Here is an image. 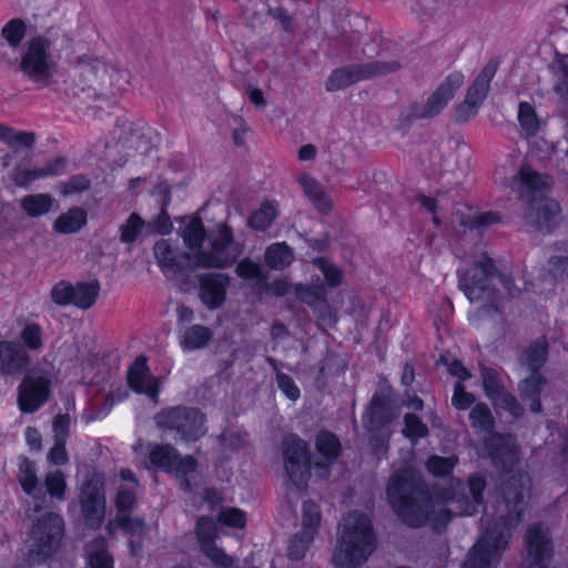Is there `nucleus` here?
I'll return each instance as SVG.
<instances>
[{
    "mask_svg": "<svg viewBox=\"0 0 568 568\" xmlns=\"http://www.w3.org/2000/svg\"><path fill=\"white\" fill-rule=\"evenodd\" d=\"M417 483L418 478L413 469L395 473L387 485L389 504L407 525L417 527L430 521L436 530L444 527L453 514L471 515L477 511L486 486L483 477L473 476L468 480L471 500L457 491L459 481L453 484L452 494L433 500L417 490Z\"/></svg>",
    "mask_w": 568,
    "mask_h": 568,
    "instance_id": "f257e3e1",
    "label": "nucleus"
},
{
    "mask_svg": "<svg viewBox=\"0 0 568 568\" xmlns=\"http://www.w3.org/2000/svg\"><path fill=\"white\" fill-rule=\"evenodd\" d=\"M181 235L187 247L186 254H178L165 240L154 245L156 262L166 275L191 267H229L242 253L241 245L234 242L232 231L225 224H219L206 234L201 220L192 217Z\"/></svg>",
    "mask_w": 568,
    "mask_h": 568,
    "instance_id": "f03ea898",
    "label": "nucleus"
},
{
    "mask_svg": "<svg viewBox=\"0 0 568 568\" xmlns=\"http://www.w3.org/2000/svg\"><path fill=\"white\" fill-rule=\"evenodd\" d=\"M518 483L519 489L515 484L508 488L506 500L498 506V521L473 547L464 568H491L498 562L500 552L508 544L511 528L520 520L525 499L529 496V478L520 475Z\"/></svg>",
    "mask_w": 568,
    "mask_h": 568,
    "instance_id": "7ed1b4c3",
    "label": "nucleus"
},
{
    "mask_svg": "<svg viewBox=\"0 0 568 568\" xmlns=\"http://www.w3.org/2000/svg\"><path fill=\"white\" fill-rule=\"evenodd\" d=\"M375 547L369 518L359 513H349L339 526L333 564L336 568H355L367 560Z\"/></svg>",
    "mask_w": 568,
    "mask_h": 568,
    "instance_id": "20e7f679",
    "label": "nucleus"
},
{
    "mask_svg": "<svg viewBox=\"0 0 568 568\" xmlns=\"http://www.w3.org/2000/svg\"><path fill=\"white\" fill-rule=\"evenodd\" d=\"M122 72L98 58H81L71 71L73 84L89 98L105 99L120 89Z\"/></svg>",
    "mask_w": 568,
    "mask_h": 568,
    "instance_id": "39448f33",
    "label": "nucleus"
},
{
    "mask_svg": "<svg viewBox=\"0 0 568 568\" xmlns=\"http://www.w3.org/2000/svg\"><path fill=\"white\" fill-rule=\"evenodd\" d=\"M55 36L52 31H47L28 40L19 70L30 81L47 85L55 74L57 64L52 57Z\"/></svg>",
    "mask_w": 568,
    "mask_h": 568,
    "instance_id": "423d86ee",
    "label": "nucleus"
},
{
    "mask_svg": "<svg viewBox=\"0 0 568 568\" xmlns=\"http://www.w3.org/2000/svg\"><path fill=\"white\" fill-rule=\"evenodd\" d=\"M494 280L501 284L510 295H515L510 287V280L503 275H495L493 262L487 256L480 257L470 268L459 273V287L470 302H476L489 296L488 287Z\"/></svg>",
    "mask_w": 568,
    "mask_h": 568,
    "instance_id": "0eeeda50",
    "label": "nucleus"
},
{
    "mask_svg": "<svg viewBox=\"0 0 568 568\" xmlns=\"http://www.w3.org/2000/svg\"><path fill=\"white\" fill-rule=\"evenodd\" d=\"M63 532L62 518L54 514H48L39 519L26 540V547L30 554V560L40 562L52 556L59 548Z\"/></svg>",
    "mask_w": 568,
    "mask_h": 568,
    "instance_id": "6e6552de",
    "label": "nucleus"
},
{
    "mask_svg": "<svg viewBox=\"0 0 568 568\" xmlns=\"http://www.w3.org/2000/svg\"><path fill=\"white\" fill-rule=\"evenodd\" d=\"M155 423L162 429L176 430L183 440H197L206 432L204 415L195 408L165 409L156 415Z\"/></svg>",
    "mask_w": 568,
    "mask_h": 568,
    "instance_id": "1a4fd4ad",
    "label": "nucleus"
},
{
    "mask_svg": "<svg viewBox=\"0 0 568 568\" xmlns=\"http://www.w3.org/2000/svg\"><path fill=\"white\" fill-rule=\"evenodd\" d=\"M400 68L397 61H373L335 70L326 82V90L337 91L356 82L395 72Z\"/></svg>",
    "mask_w": 568,
    "mask_h": 568,
    "instance_id": "9d476101",
    "label": "nucleus"
},
{
    "mask_svg": "<svg viewBox=\"0 0 568 568\" xmlns=\"http://www.w3.org/2000/svg\"><path fill=\"white\" fill-rule=\"evenodd\" d=\"M321 525V514L316 504L305 501L302 509V528L291 539L287 554L293 560L302 559L307 552Z\"/></svg>",
    "mask_w": 568,
    "mask_h": 568,
    "instance_id": "9b49d317",
    "label": "nucleus"
},
{
    "mask_svg": "<svg viewBox=\"0 0 568 568\" xmlns=\"http://www.w3.org/2000/svg\"><path fill=\"white\" fill-rule=\"evenodd\" d=\"M463 83L464 77L462 73L455 72L449 74L433 92L425 104L412 106L410 116L414 119H426L437 115L453 99Z\"/></svg>",
    "mask_w": 568,
    "mask_h": 568,
    "instance_id": "f8f14e48",
    "label": "nucleus"
},
{
    "mask_svg": "<svg viewBox=\"0 0 568 568\" xmlns=\"http://www.w3.org/2000/svg\"><path fill=\"white\" fill-rule=\"evenodd\" d=\"M150 462L152 465L174 474L182 488H189V483L184 480V477L195 471L196 463L194 458L191 456L181 458L173 447L156 445L150 453Z\"/></svg>",
    "mask_w": 568,
    "mask_h": 568,
    "instance_id": "ddd939ff",
    "label": "nucleus"
},
{
    "mask_svg": "<svg viewBox=\"0 0 568 568\" xmlns=\"http://www.w3.org/2000/svg\"><path fill=\"white\" fill-rule=\"evenodd\" d=\"M52 376L48 373L31 375L19 386L18 404L22 413H34L49 399Z\"/></svg>",
    "mask_w": 568,
    "mask_h": 568,
    "instance_id": "4468645a",
    "label": "nucleus"
},
{
    "mask_svg": "<svg viewBox=\"0 0 568 568\" xmlns=\"http://www.w3.org/2000/svg\"><path fill=\"white\" fill-rule=\"evenodd\" d=\"M284 467L296 486L303 485L311 473V462L306 454V444L296 436H287L284 440Z\"/></svg>",
    "mask_w": 568,
    "mask_h": 568,
    "instance_id": "2eb2a0df",
    "label": "nucleus"
},
{
    "mask_svg": "<svg viewBox=\"0 0 568 568\" xmlns=\"http://www.w3.org/2000/svg\"><path fill=\"white\" fill-rule=\"evenodd\" d=\"M527 554L523 561L524 568H548L551 557V545L548 529L542 525L529 527L527 538Z\"/></svg>",
    "mask_w": 568,
    "mask_h": 568,
    "instance_id": "dca6fc26",
    "label": "nucleus"
},
{
    "mask_svg": "<svg viewBox=\"0 0 568 568\" xmlns=\"http://www.w3.org/2000/svg\"><path fill=\"white\" fill-rule=\"evenodd\" d=\"M80 501L88 525L92 527L99 526L105 510L103 480L100 475L94 474L90 480L83 485L80 493Z\"/></svg>",
    "mask_w": 568,
    "mask_h": 568,
    "instance_id": "f3484780",
    "label": "nucleus"
},
{
    "mask_svg": "<svg viewBox=\"0 0 568 568\" xmlns=\"http://www.w3.org/2000/svg\"><path fill=\"white\" fill-rule=\"evenodd\" d=\"M196 532L202 550L214 564L223 567H229L232 564V559L212 544L217 535V528L213 519L207 517L200 518L196 525Z\"/></svg>",
    "mask_w": 568,
    "mask_h": 568,
    "instance_id": "a211bd4d",
    "label": "nucleus"
},
{
    "mask_svg": "<svg viewBox=\"0 0 568 568\" xmlns=\"http://www.w3.org/2000/svg\"><path fill=\"white\" fill-rule=\"evenodd\" d=\"M128 381L134 392L143 393L154 403L158 402V381L149 372L144 357H139L133 362L128 373Z\"/></svg>",
    "mask_w": 568,
    "mask_h": 568,
    "instance_id": "6ab92c4d",
    "label": "nucleus"
},
{
    "mask_svg": "<svg viewBox=\"0 0 568 568\" xmlns=\"http://www.w3.org/2000/svg\"><path fill=\"white\" fill-rule=\"evenodd\" d=\"M291 288H293L294 294L301 301L310 304L311 306H316L318 303L323 302L325 298V288L322 284H316L312 286L304 285H295L291 286L286 280L275 281L267 286V290L276 296H281L286 294Z\"/></svg>",
    "mask_w": 568,
    "mask_h": 568,
    "instance_id": "aec40b11",
    "label": "nucleus"
},
{
    "mask_svg": "<svg viewBox=\"0 0 568 568\" xmlns=\"http://www.w3.org/2000/svg\"><path fill=\"white\" fill-rule=\"evenodd\" d=\"M315 445L317 453L323 457V460H315L313 463V468L315 476L323 478L326 476L327 469L332 465L333 460L338 456L341 444L335 435L327 432H321L316 437Z\"/></svg>",
    "mask_w": 568,
    "mask_h": 568,
    "instance_id": "412c9836",
    "label": "nucleus"
},
{
    "mask_svg": "<svg viewBox=\"0 0 568 568\" xmlns=\"http://www.w3.org/2000/svg\"><path fill=\"white\" fill-rule=\"evenodd\" d=\"M227 277L224 275H207L201 281L200 297L209 308H217L225 301Z\"/></svg>",
    "mask_w": 568,
    "mask_h": 568,
    "instance_id": "4be33fe9",
    "label": "nucleus"
},
{
    "mask_svg": "<svg viewBox=\"0 0 568 568\" xmlns=\"http://www.w3.org/2000/svg\"><path fill=\"white\" fill-rule=\"evenodd\" d=\"M30 365L27 352L14 343H0V372L13 374Z\"/></svg>",
    "mask_w": 568,
    "mask_h": 568,
    "instance_id": "5701e85b",
    "label": "nucleus"
},
{
    "mask_svg": "<svg viewBox=\"0 0 568 568\" xmlns=\"http://www.w3.org/2000/svg\"><path fill=\"white\" fill-rule=\"evenodd\" d=\"M305 196L311 204L320 212L327 213L333 207L329 195L323 190L321 184L310 174H301L297 178Z\"/></svg>",
    "mask_w": 568,
    "mask_h": 568,
    "instance_id": "b1692460",
    "label": "nucleus"
},
{
    "mask_svg": "<svg viewBox=\"0 0 568 568\" xmlns=\"http://www.w3.org/2000/svg\"><path fill=\"white\" fill-rule=\"evenodd\" d=\"M88 223V213L82 207H71L61 213L53 222L52 230L57 234L69 235L80 232Z\"/></svg>",
    "mask_w": 568,
    "mask_h": 568,
    "instance_id": "393cba45",
    "label": "nucleus"
},
{
    "mask_svg": "<svg viewBox=\"0 0 568 568\" xmlns=\"http://www.w3.org/2000/svg\"><path fill=\"white\" fill-rule=\"evenodd\" d=\"M496 73V64L488 63L483 68L473 85L468 89L466 95V104L471 108H477L486 98L489 90V84Z\"/></svg>",
    "mask_w": 568,
    "mask_h": 568,
    "instance_id": "a878e982",
    "label": "nucleus"
},
{
    "mask_svg": "<svg viewBox=\"0 0 568 568\" xmlns=\"http://www.w3.org/2000/svg\"><path fill=\"white\" fill-rule=\"evenodd\" d=\"M54 199L44 193L23 196L20 200L22 211L30 217H40L48 214L54 206Z\"/></svg>",
    "mask_w": 568,
    "mask_h": 568,
    "instance_id": "bb28decb",
    "label": "nucleus"
},
{
    "mask_svg": "<svg viewBox=\"0 0 568 568\" xmlns=\"http://www.w3.org/2000/svg\"><path fill=\"white\" fill-rule=\"evenodd\" d=\"M64 168V160L55 159L45 166L34 170H19L14 175V182L19 186H27L36 180L47 178L49 175L59 174Z\"/></svg>",
    "mask_w": 568,
    "mask_h": 568,
    "instance_id": "cd10ccee",
    "label": "nucleus"
},
{
    "mask_svg": "<svg viewBox=\"0 0 568 568\" xmlns=\"http://www.w3.org/2000/svg\"><path fill=\"white\" fill-rule=\"evenodd\" d=\"M265 263L273 270H284L294 261L292 248L284 242L270 245L264 254Z\"/></svg>",
    "mask_w": 568,
    "mask_h": 568,
    "instance_id": "c85d7f7f",
    "label": "nucleus"
},
{
    "mask_svg": "<svg viewBox=\"0 0 568 568\" xmlns=\"http://www.w3.org/2000/svg\"><path fill=\"white\" fill-rule=\"evenodd\" d=\"M211 337L212 333L207 327L202 325H193L184 331V333L180 336L179 343L184 351L190 352L206 346Z\"/></svg>",
    "mask_w": 568,
    "mask_h": 568,
    "instance_id": "c756f323",
    "label": "nucleus"
},
{
    "mask_svg": "<svg viewBox=\"0 0 568 568\" xmlns=\"http://www.w3.org/2000/svg\"><path fill=\"white\" fill-rule=\"evenodd\" d=\"M537 211L536 220L532 215H529V221L531 223H536L540 231L548 232L551 225L555 223L556 216L560 211L558 203L547 199L539 200L537 204Z\"/></svg>",
    "mask_w": 568,
    "mask_h": 568,
    "instance_id": "7c9ffc66",
    "label": "nucleus"
},
{
    "mask_svg": "<svg viewBox=\"0 0 568 568\" xmlns=\"http://www.w3.org/2000/svg\"><path fill=\"white\" fill-rule=\"evenodd\" d=\"M87 568H113V558L103 539H97L88 545Z\"/></svg>",
    "mask_w": 568,
    "mask_h": 568,
    "instance_id": "2f4dec72",
    "label": "nucleus"
},
{
    "mask_svg": "<svg viewBox=\"0 0 568 568\" xmlns=\"http://www.w3.org/2000/svg\"><path fill=\"white\" fill-rule=\"evenodd\" d=\"M73 305L87 310L97 301L100 293V284L97 281L81 282L73 285Z\"/></svg>",
    "mask_w": 568,
    "mask_h": 568,
    "instance_id": "473e14b6",
    "label": "nucleus"
},
{
    "mask_svg": "<svg viewBox=\"0 0 568 568\" xmlns=\"http://www.w3.org/2000/svg\"><path fill=\"white\" fill-rule=\"evenodd\" d=\"M121 478L128 483L126 487H120L116 495V506L120 511L131 508L134 504V487L136 486V479L130 470H122Z\"/></svg>",
    "mask_w": 568,
    "mask_h": 568,
    "instance_id": "72a5a7b5",
    "label": "nucleus"
},
{
    "mask_svg": "<svg viewBox=\"0 0 568 568\" xmlns=\"http://www.w3.org/2000/svg\"><path fill=\"white\" fill-rule=\"evenodd\" d=\"M278 213L277 204L265 202L253 213L250 219V225L255 230H266L272 225Z\"/></svg>",
    "mask_w": 568,
    "mask_h": 568,
    "instance_id": "f704fd0d",
    "label": "nucleus"
},
{
    "mask_svg": "<svg viewBox=\"0 0 568 568\" xmlns=\"http://www.w3.org/2000/svg\"><path fill=\"white\" fill-rule=\"evenodd\" d=\"M27 27L20 19L10 20L1 31V36L7 44L17 49L26 37Z\"/></svg>",
    "mask_w": 568,
    "mask_h": 568,
    "instance_id": "c9c22d12",
    "label": "nucleus"
},
{
    "mask_svg": "<svg viewBox=\"0 0 568 568\" xmlns=\"http://www.w3.org/2000/svg\"><path fill=\"white\" fill-rule=\"evenodd\" d=\"M312 265L322 273L327 285L337 286L343 282V272L333 262L318 257L312 261Z\"/></svg>",
    "mask_w": 568,
    "mask_h": 568,
    "instance_id": "e433bc0d",
    "label": "nucleus"
},
{
    "mask_svg": "<svg viewBox=\"0 0 568 568\" xmlns=\"http://www.w3.org/2000/svg\"><path fill=\"white\" fill-rule=\"evenodd\" d=\"M542 384L541 377L534 373L530 378L524 381L520 384V392L525 399H529L530 409L535 413L540 410V404L537 400V395L539 394L540 386Z\"/></svg>",
    "mask_w": 568,
    "mask_h": 568,
    "instance_id": "4c0bfd02",
    "label": "nucleus"
},
{
    "mask_svg": "<svg viewBox=\"0 0 568 568\" xmlns=\"http://www.w3.org/2000/svg\"><path fill=\"white\" fill-rule=\"evenodd\" d=\"M0 141L6 142L12 148L31 146L34 141L32 133L23 131H14L11 128L0 124Z\"/></svg>",
    "mask_w": 568,
    "mask_h": 568,
    "instance_id": "58836bf2",
    "label": "nucleus"
},
{
    "mask_svg": "<svg viewBox=\"0 0 568 568\" xmlns=\"http://www.w3.org/2000/svg\"><path fill=\"white\" fill-rule=\"evenodd\" d=\"M144 225L143 219L136 213H132L120 226V241L122 243H133L136 241Z\"/></svg>",
    "mask_w": 568,
    "mask_h": 568,
    "instance_id": "ea45409f",
    "label": "nucleus"
},
{
    "mask_svg": "<svg viewBox=\"0 0 568 568\" xmlns=\"http://www.w3.org/2000/svg\"><path fill=\"white\" fill-rule=\"evenodd\" d=\"M490 445L494 447V452H491V457L495 460H504L508 458L510 462L517 458L516 447L510 443L509 439H506L499 435H491Z\"/></svg>",
    "mask_w": 568,
    "mask_h": 568,
    "instance_id": "a19ab883",
    "label": "nucleus"
},
{
    "mask_svg": "<svg viewBox=\"0 0 568 568\" xmlns=\"http://www.w3.org/2000/svg\"><path fill=\"white\" fill-rule=\"evenodd\" d=\"M545 359L546 345L544 342L534 344L521 355V363L531 371L539 368L545 363Z\"/></svg>",
    "mask_w": 568,
    "mask_h": 568,
    "instance_id": "79ce46f5",
    "label": "nucleus"
},
{
    "mask_svg": "<svg viewBox=\"0 0 568 568\" xmlns=\"http://www.w3.org/2000/svg\"><path fill=\"white\" fill-rule=\"evenodd\" d=\"M19 480L22 486V489L28 495H33L38 488V478L36 474L34 465L23 459L20 464V474H19Z\"/></svg>",
    "mask_w": 568,
    "mask_h": 568,
    "instance_id": "37998d69",
    "label": "nucleus"
},
{
    "mask_svg": "<svg viewBox=\"0 0 568 568\" xmlns=\"http://www.w3.org/2000/svg\"><path fill=\"white\" fill-rule=\"evenodd\" d=\"M518 121L527 134H535L539 129L538 118L532 106L527 102H521L519 104Z\"/></svg>",
    "mask_w": 568,
    "mask_h": 568,
    "instance_id": "c03bdc74",
    "label": "nucleus"
},
{
    "mask_svg": "<svg viewBox=\"0 0 568 568\" xmlns=\"http://www.w3.org/2000/svg\"><path fill=\"white\" fill-rule=\"evenodd\" d=\"M519 181L527 190H541L547 187L549 183L548 176L539 175L529 166L524 165L519 171Z\"/></svg>",
    "mask_w": 568,
    "mask_h": 568,
    "instance_id": "a18cd8bd",
    "label": "nucleus"
},
{
    "mask_svg": "<svg viewBox=\"0 0 568 568\" xmlns=\"http://www.w3.org/2000/svg\"><path fill=\"white\" fill-rule=\"evenodd\" d=\"M221 525L231 528H243L246 524L245 513L239 508H223L217 515Z\"/></svg>",
    "mask_w": 568,
    "mask_h": 568,
    "instance_id": "49530a36",
    "label": "nucleus"
},
{
    "mask_svg": "<svg viewBox=\"0 0 568 568\" xmlns=\"http://www.w3.org/2000/svg\"><path fill=\"white\" fill-rule=\"evenodd\" d=\"M22 343L32 351H37L42 346V331L37 324H28L20 334Z\"/></svg>",
    "mask_w": 568,
    "mask_h": 568,
    "instance_id": "de8ad7c7",
    "label": "nucleus"
},
{
    "mask_svg": "<svg viewBox=\"0 0 568 568\" xmlns=\"http://www.w3.org/2000/svg\"><path fill=\"white\" fill-rule=\"evenodd\" d=\"M405 428L404 435L410 440L415 442L427 435V427L420 422V419L412 414H407L404 418Z\"/></svg>",
    "mask_w": 568,
    "mask_h": 568,
    "instance_id": "09e8293b",
    "label": "nucleus"
},
{
    "mask_svg": "<svg viewBox=\"0 0 568 568\" xmlns=\"http://www.w3.org/2000/svg\"><path fill=\"white\" fill-rule=\"evenodd\" d=\"M73 285L68 282H59L51 290V300L58 305H73Z\"/></svg>",
    "mask_w": 568,
    "mask_h": 568,
    "instance_id": "8fccbe9b",
    "label": "nucleus"
},
{
    "mask_svg": "<svg viewBox=\"0 0 568 568\" xmlns=\"http://www.w3.org/2000/svg\"><path fill=\"white\" fill-rule=\"evenodd\" d=\"M48 493L58 499H62L65 491V478L62 471L55 470L49 473L45 477Z\"/></svg>",
    "mask_w": 568,
    "mask_h": 568,
    "instance_id": "3c124183",
    "label": "nucleus"
},
{
    "mask_svg": "<svg viewBox=\"0 0 568 568\" xmlns=\"http://www.w3.org/2000/svg\"><path fill=\"white\" fill-rule=\"evenodd\" d=\"M470 422L473 427L488 430L493 423L488 407L483 404L476 405L470 412Z\"/></svg>",
    "mask_w": 568,
    "mask_h": 568,
    "instance_id": "603ef678",
    "label": "nucleus"
},
{
    "mask_svg": "<svg viewBox=\"0 0 568 568\" xmlns=\"http://www.w3.org/2000/svg\"><path fill=\"white\" fill-rule=\"evenodd\" d=\"M455 464L456 459L453 457L444 458L434 456L428 459L426 466L429 473L436 476H444L447 475L453 469Z\"/></svg>",
    "mask_w": 568,
    "mask_h": 568,
    "instance_id": "864d4df0",
    "label": "nucleus"
},
{
    "mask_svg": "<svg viewBox=\"0 0 568 568\" xmlns=\"http://www.w3.org/2000/svg\"><path fill=\"white\" fill-rule=\"evenodd\" d=\"M268 7V13L278 20L282 28L285 31H292L293 30V19L287 13V11L283 8V4H274L273 2H266Z\"/></svg>",
    "mask_w": 568,
    "mask_h": 568,
    "instance_id": "5fc2aeb1",
    "label": "nucleus"
},
{
    "mask_svg": "<svg viewBox=\"0 0 568 568\" xmlns=\"http://www.w3.org/2000/svg\"><path fill=\"white\" fill-rule=\"evenodd\" d=\"M452 402L454 407H456L457 409H466L473 404L474 397L471 394L467 393L463 384L458 382L455 385Z\"/></svg>",
    "mask_w": 568,
    "mask_h": 568,
    "instance_id": "6e6d98bb",
    "label": "nucleus"
},
{
    "mask_svg": "<svg viewBox=\"0 0 568 568\" xmlns=\"http://www.w3.org/2000/svg\"><path fill=\"white\" fill-rule=\"evenodd\" d=\"M118 523L125 530V532H128L132 537L140 536L145 530L144 523L138 518H130L121 515L119 516Z\"/></svg>",
    "mask_w": 568,
    "mask_h": 568,
    "instance_id": "4d7b16f0",
    "label": "nucleus"
},
{
    "mask_svg": "<svg viewBox=\"0 0 568 568\" xmlns=\"http://www.w3.org/2000/svg\"><path fill=\"white\" fill-rule=\"evenodd\" d=\"M277 385L281 390L292 400H296L300 397V389L293 382V379L285 374H277Z\"/></svg>",
    "mask_w": 568,
    "mask_h": 568,
    "instance_id": "13d9d810",
    "label": "nucleus"
},
{
    "mask_svg": "<svg viewBox=\"0 0 568 568\" xmlns=\"http://www.w3.org/2000/svg\"><path fill=\"white\" fill-rule=\"evenodd\" d=\"M54 440L67 442L69 436L70 418L67 415H58L53 419Z\"/></svg>",
    "mask_w": 568,
    "mask_h": 568,
    "instance_id": "bf43d9fd",
    "label": "nucleus"
},
{
    "mask_svg": "<svg viewBox=\"0 0 568 568\" xmlns=\"http://www.w3.org/2000/svg\"><path fill=\"white\" fill-rule=\"evenodd\" d=\"M495 402L497 406L509 410V413L514 416H519L521 414V408L516 398L507 393L497 394Z\"/></svg>",
    "mask_w": 568,
    "mask_h": 568,
    "instance_id": "052dcab7",
    "label": "nucleus"
},
{
    "mask_svg": "<svg viewBox=\"0 0 568 568\" xmlns=\"http://www.w3.org/2000/svg\"><path fill=\"white\" fill-rule=\"evenodd\" d=\"M260 266L258 264L252 262L248 258L242 260L236 266V273L240 277L243 278H256L260 276Z\"/></svg>",
    "mask_w": 568,
    "mask_h": 568,
    "instance_id": "680f3d73",
    "label": "nucleus"
},
{
    "mask_svg": "<svg viewBox=\"0 0 568 568\" xmlns=\"http://www.w3.org/2000/svg\"><path fill=\"white\" fill-rule=\"evenodd\" d=\"M48 459L54 465H64L68 462L65 442L54 440V445L48 454Z\"/></svg>",
    "mask_w": 568,
    "mask_h": 568,
    "instance_id": "e2e57ef3",
    "label": "nucleus"
},
{
    "mask_svg": "<svg viewBox=\"0 0 568 568\" xmlns=\"http://www.w3.org/2000/svg\"><path fill=\"white\" fill-rule=\"evenodd\" d=\"M155 232L160 234H169L172 231V223L168 213L162 210L159 216L152 223Z\"/></svg>",
    "mask_w": 568,
    "mask_h": 568,
    "instance_id": "0e129e2a",
    "label": "nucleus"
},
{
    "mask_svg": "<svg viewBox=\"0 0 568 568\" xmlns=\"http://www.w3.org/2000/svg\"><path fill=\"white\" fill-rule=\"evenodd\" d=\"M126 396H128V392L123 387H121V386L114 387L106 395L105 404L110 408L115 403L124 400L126 398Z\"/></svg>",
    "mask_w": 568,
    "mask_h": 568,
    "instance_id": "69168bd1",
    "label": "nucleus"
},
{
    "mask_svg": "<svg viewBox=\"0 0 568 568\" xmlns=\"http://www.w3.org/2000/svg\"><path fill=\"white\" fill-rule=\"evenodd\" d=\"M26 439L31 449L40 450L41 449V434L37 428L29 427L26 429Z\"/></svg>",
    "mask_w": 568,
    "mask_h": 568,
    "instance_id": "338daca9",
    "label": "nucleus"
},
{
    "mask_svg": "<svg viewBox=\"0 0 568 568\" xmlns=\"http://www.w3.org/2000/svg\"><path fill=\"white\" fill-rule=\"evenodd\" d=\"M418 201L420 203V205L426 209L428 212H430L432 214H434V223L435 224H439V219L438 216L436 215L437 213V201L435 199H432V197H427V196H419L418 197Z\"/></svg>",
    "mask_w": 568,
    "mask_h": 568,
    "instance_id": "774afa93",
    "label": "nucleus"
}]
</instances>
